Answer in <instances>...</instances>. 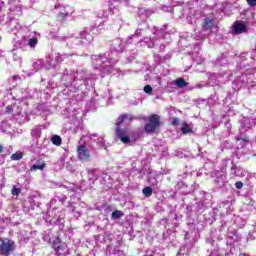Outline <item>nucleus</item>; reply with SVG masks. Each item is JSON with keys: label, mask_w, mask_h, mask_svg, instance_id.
<instances>
[{"label": "nucleus", "mask_w": 256, "mask_h": 256, "mask_svg": "<svg viewBox=\"0 0 256 256\" xmlns=\"http://www.w3.org/2000/svg\"><path fill=\"white\" fill-rule=\"evenodd\" d=\"M249 7H256V0H246Z\"/></svg>", "instance_id": "obj_20"}, {"label": "nucleus", "mask_w": 256, "mask_h": 256, "mask_svg": "<svg viewBox=\"0 0 256 256\" xmlns=\"http://www.w3.org/2000/svg\"><path fill=\"white\" fill-rule=\"evenodd\" d=\"M15 251V242L8 238H0V255H13Z\"/></svg>", "instance_id": "obj_2"}, {"label": "nucleus", "mask_w": 256, "mask_h": 256, "mask_svg": "<svg viewBox=\"0 0 256 256\" xmlns=\"http://www.w3.org/2000/svg\"><path fill=\"white\" fill-rule=\"evenodd\" d=\"M126 119H129V116L127 114H122L121 116L118 117V120H117V126H121L123 125V123L125 122Z\"/></svg>", "instance_id": "obj_12"}, {"label": "nucleus", "mask_w": 256, "mask_h": 256, "mask_svg": "<svg viewBox=\"0 0 256 256\" xmlns=\"http://www.w3.org/2000/svg\"><path fill=\"white\" fill-rule=\"evenodd\" d=\"M181 132L183 135H187L188 133H193V128L189 127V124L187 122H184L181 127Z\"/></svg>", "instance_id": "obj_9"}, {"label": "nucleus", "mask_w": 256, "mask_h": 256, "mask_svg": "<svg viewBox=\"0 0 256 256\" xmlns=\"http://www.w3.org/2000/svg\"><path fill=\"white\" fill-rule=\"evenodd\" d=\"M121 217H123V211L116 210L112 212V219H121Z\"/></svg>", "instance_id": "obj_13"}, {"label": "nucleus", "mask_w": 256, "mask_h": 256, "mask_svg": "<svg viewBox=\"0 0 256 256\" xmlns=\"http://www.w3.org/2000/svg\"><path fill=\"white\" fill-rule=\"evenodd\" d=\"M174 84L176 85V87H179V89H184V87H187L189 85L187 81H185L183 78H178L174 80Z\"/></svg>", "instance_id": "obj_8"}, {"label": "nucleus", "mask_w": 256, "mask_h": 256, "mask_svg": "<svg viewBox=\"0 0 256 256\" xmlns=\"http://www.w3.org/2000/svg\"><path fill=\"white\" fill-rule=\"evenodd\" d=\"M51 141L53 145H56V147H59L61 143H63V140L61 139V136L59 135H53L51 138Z\"/></svg>", "instance_id": "obj_10"}, {"label": "nucleus", "mask_w": 256, "mask_h": 256, "mask_svg": "<svg viewBox=\"0 0 256 256\" xmlns=\"http://www.w3.org/2000/svg\"><path fill=\"white\" fill-rule=\"evenodd\" d=\"M179 123H180L179 118H173V119H172V125H173L174 127H177V125H179Z\"/></svg>", "instance_id": "obj_21"}, {"label": "nucleus", "mask_w": 256, "mask_h": 256, "mask_svg": "<svg viewBox=\"0 0 256 256\" xmlns=\"http://www.w3.org/2000/svg\"><path fill=\"white\" fill-rule=\"evenodd\" d=\"M235 187H236V189H243V182H241V181L236 182Z\"/></svg>", "instance_id": "obj_22"}, {"label": "nucleus", "mask_w": 256, "mask_h": 256, "mask_svg": "<svg viewBox=\"0 0 256 256\" xmlns=\"http://www.w3.org/2000/svg\"><path fill=\"white\" fill-rule=\"evenodd\" d=\"M77 157L79 161H82V163H87V161L91 159V153L89 152V149H87L86 145L77 146Z\"/></svg>", "instance_id": "obj_3"}, {"label": "nucleus", "mask_w": 256, "mask_h": 256, "mask_svg": "<svg viewBox=\"0 0 256 256\" xmlns=\"http://www.w3.org/2000/svg\"><path fill=\"white\" fill-rule=\"evenodd\" d=\"M68 13H62V12H60L59 14H58V17H60V19L62 20V21H65V19H67V17H68Z\"/></svg>", "instance_id": "obj_19"}, {"label": "nucleus", "mask_w": 256, "mask_h": 256, "mask_svg": "<svg viewBox=\"0 0 256 256\" xmlns=\"http://www.w3.org/2000/svg\"><path fill=\"white\" fill-rule=\"evenodd\" d=\"M247 31V25L242 21H235L233 23L232 35H241Z\"/></svg>", "instance_id": "obj_5"}, {"label": "nucleus", "mask_w": 256, "mask_h": 256, "mask_svg": "<svg viewBox=\"0 0 256 256\" xmlns=\"http://www.w3.org/2000/svg\"><path fill=\"white\" fill-rule=\"evenodd\" d=\"M142 193L144 197H151L153 195V188L146 186L143 188Z\"/></svg>", "instance_id": "obj_11"}, {"label": "nucleus", "mask_w": 256, "mask_h": 256, "mask_svg": "<svg viewBox=\"0 0 256 256\" xmlns=\"http://www.w3.org/2000/svg\"><path fill=\"white\" fill-rule=\"evenodd\" d=\"M161 129V116L159 114H151L147 117L144 125V131L147 135H155Z\"/></svg>", "instance_id": "obj_1"}, {"label": "nucleus", "mask_w": 256, "mask_h": 256, "mask_svg": "<svg viewBox=\"0 0 256 256\" xmlns=\"http://www.w3.org/2000/svg\"><path fill=\"white\" fill-rule=\"evenodd\" d=\"M236 141H243L244 143H249V137L245 136V137H235Z\"/></svg>", "instance_id": "obj_16"}, {"label": "nucleus", "mask_w": 256, "mask_h": 256, "mask_svg": "<svg viewBox=\"0 0 256 256\" xmlns=\"http://www.w3.org/2000/svg\"><path fill=\"white\" fill-rule=\"evenodd\" d=\"M213 23V20L212 19H209V18H206L204 20V25L207 26V25H211Z\"/></svg>", "instance_id": "obj_23"}, {"label": "nucleus", "mask_w": 256, "mask_h": 256, "mask_svg": "<svg viewBox=\"0 0 256 256\" xmlns=\"http://www.w3.org/2000/svg\"><path fill=\"white\" fill-rule=\"evenodd\" d=\"M28 45H30V47H34V45H37V38H31L28 42Z\"/></svg>", "instance_id": "obj_18"}, {"label": "nucleus", "mask_w": 256, "mask_h": 256, "mask_svg": "<svg viewBox=\"0 0 256 256\" xmlns=\"http://www.w3.org/2000/svg\"><path fill=\"white\" fill-rule=\"evenodd\" d=\"M12 161H21L23 159V154L22 153H14L11 155Z\"/></svg>", "instance_id": "obj_14"}, {"label": "nucleus", "mask_w": 256, "mask_h": 256, "mask_svg": "<svg viewBox=\"0 0 256 256\" xmlns=\"http://www.w3.org/2000/svg\"><path fill=\"white\" fill-rule=\"evenodd\" d=\"M6 113H11L13 111V105L6 106Z\"/></svg>", "instance_id": "obj_24"}, {"label": "nucleus", "mask_w": 256, "mask_h": 256, "mask_svg": "<svg viewBox=\"0 0 256 256\" xmlns=\"http://www.w3.org/2000/svg\"><path fill=\"white\" fill-rule=\"evenodd\" d=\"M0 153H3V145H0Z\"/></svg>", "instance_id": "obj_25"}, {"label": "nucleus", "mask_w": 256, "mask_h": 256, "mask_svg": "<svg viewBox=\"0 0 256 256\" xmlns=\"http://www.w3.org/2000/svg\"><path fill=\"white\" fill-rule=\"evenodd\" d=\"M144 93L150 95V93H153V87H151V85L144 86Z\"/></svg>", "instance_id": "obj_15"}, {"label": "nucleus", "mask_w": 256, "mask_h": 256, "mask_svg": "<svg viewBox=\"0 0 256 256\" xmlns=\"http://www.w3.org/2000/svg\"><path fill=\"white\" fill-rule=\"evenodd\" d=\"M21 194V188L13 187L12 189V195L19 196Z\"/></svg>", "instance_id": "obj_17"}, {"label": "nucleus", "mask_w": 256, "mask_h": 256, "mask_svg": "<svg viewBox=\"0 0 256 256\" xmlns=\"http://www.w3.org/2000/svg\"><path fill=\"white\" fill-rule=\"evenodd\" d=\"M45 167H47V164L44 162L43 159H38L37 160V164H34L30 167L31 171H37L39 169V171H43V169H45Z\"/></svg>", "instance_id": "obj_7"}, {"label": "nucleus", "mask_w": 256, "mask_h": 256, "mask_svg": "<svg viewBox=\"0 0 256 256\" xmlns=\"http://www.w3.org/2000/svg\"><path fill=\"white\" fill-rule=\"evenodd\" d=\"M116 137L117 139H120L124 144L131 143V138L129 137V129L127 128H118L116 130Z\"/></svg>", "instance_id": "obj_4"}, {"label": "nucleus", "mask_w": 256, "mask_h": 256, "mask_svg": "<svg viewBox=\"0 0 256 256\" xmlns=\"http://www.w3.org/2000/svg\"><path fill=\"white\" fill-rule=\"evenodd\" d=\"M52 247L58 256L63 255V251H65V245L61 243L60 238H55V240L52 242Z\"/></svg>", "instance_id": "obj_6"}]
</instances>
